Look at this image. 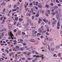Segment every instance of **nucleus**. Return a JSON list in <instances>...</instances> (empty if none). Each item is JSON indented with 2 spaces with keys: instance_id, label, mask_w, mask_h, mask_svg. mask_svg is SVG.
Wrapping results in <instances>:
<instances>
[{
  "instance_id": "obj_1",
  "label": "nucleus",
  "mask_w": 62,
  "mask_h": 62,
  "mask_svg": "<svg viewBox=\"0 0 62 62\" xmlns=\"http://www.w3.org/2000/svg\"><path fill=\"white\" fill-rule=\"evenodd\" d=\"M8 35H10V37H11V38H12V39H16V38L15 37H14V35H13V34H12V33H11V31H10V34H9V32H8Z\"/></svg>"
},
{
  "instance_id": "obj_2",
  "label": "nucleus",
  "mask_w": 62,
  "mask_h": 62,
  "mask_svg": "<svg viewBox=\"0 0 62 62\" xmlns=\"http://www.w3.org/2000/svg\"><path fill=\"white\" fill-rule=\"evenodd\" d=\"M43 26H42L40 28H39L38 30V32H40V33H41L42 31H43L44 30V28H43Z\"/></svg>"
},
{
  "instance_id": "obj_3",
  "label": "nucleus",
  "mask_w": 62,
  "mask_h": 62,
  "mask_svg": "<svg viewBox=\"0 0 62 62\" xmlns=\"http://www.w3.org/2000/svg\"><path fill=\"white\" fill-rule=\"evenodd\" d=\"M56 18L58 21H59L60 19V15L59 14H57L56 15Z\"/></svg>"
},
{
  "instance_id": "obj_4",
  "label": "nucleus",
  "mask_w": 62,
  "mask_h": 62,
  "mask_svg": "<svg viewBox=\"0 0 62 62\" xmlns=\"http://www.w3.org/2000/svg\"><path fill=\"white\" fill-rule=\"evenodd\" d=\"M19 47L18 46H16V47L15 48V50H14V51H17V50L18 51H19Z\"/></svg>"
},
{
  "instance_id": "obj_5",
  "label": "nucleus",
  "mask_w": 62,
  "mask_h": 62,
  "mask_svg": "<svg viewBox=\"0 0 62 62\" xmlns=\"http://www.w3.org/2000/svg\"><path fill=\"white\" fill-rule=\"evenodd\" d=\"M30 41L31 42H33V43L35 42V40L34 39H31L30 40Z\"/></svg>"
},
{
  "instance_id": "obj_6",
  "label": "nucleus",
  "mask_w": 62,
  "mask_h": 62,
  "mask_svg": "<svg viewBox=\"0 0 62 62\" xmlns=\"http://www.w3.org/2000/svg\"><path fill=\"white\" fill-rule=\"evenodd\" d=\"M56 22H57V20H55L52 23V25H53V26H54V25L55 24H56Z\"/></svg>"
},
{
  "instance_id": "obj_7",
  "label": "nucleus",
  "mask_w": 62,
  "mask_h": 62,
  "mask_svg": "<svg viewBox=\"0 0 62 62\" xmlns=\"http://www.w3.org/2000/svg\"><path fill=\"white\" fill-rule=\"evenodd\" d=\"M58 8V7L56 6H54L53 7V9H54V10H56V9H57Z\"/></svg>"
},
{
  "instance_id": "obj_8",
  "label": "nucleus",
  "mask_w": 62,
  "mask_h": 62,
  "mask_svg": "<svg viewBox=\"0 0 62 62\" xmlns=\"http://www.w3.org/2000/svg\"><path fill=\"white\" fill-rule=\"evenodd\" d=\"M11 27H12V25H11V24H9V25L8 28L10 30H11Z\"/></svg>"
},
{
  "instance_id": "obj_9",
  "label": "nucleus",
  "mask_w": 62,
  "mask_h": 62,
  "mask_svg": "<svg viewBox=\"0 0 62 62\" xmlns=\"http://www.w3.org/2000/svg\"><path fill=\"white\" fill-rule=\"evenodd\" d=\"M32 32L33 33H35V34H36L37 32L36 31H35V30H32Z\"/></svg>"
},
{
  "instance_id": "obj_10",
  "label": "nucleus",
  "mask_w": 62,
  "mask_h": 62,
  "mask_svg": "<svg viewBox=\"0 0 62 62\" xmlns=\"http://www.w3.org/2000/svg\"><path fill=\"white\" fill-rule=\"evenodd\" d=\"M22 21H23V19L22 18H19V22H22Z\"/></svg>"
},
{
  "instance_id": "obj_11",
  "label": "nucleus",
  "mask_w": 62,
  "mask_h": 62,
  "mask_svg": "<svg viewBox=\"0 0 62 62\" xmlns=\"http://www.w3.org/2000/svg\"><path fill=\"white\" fill-rule=\"evenodd\" d=\"M59 48H60L59 45L56 46V49H59Z\"/></svg>"
},
{
  "instance_id": "obj_12",
  "label": "nucleus",
  "mask_w": 62,
  "mask_h": 62,
  "mask_svg": "<svg viewBox=\"0 0 62 62\" xmlns=\"http://www.w3.org/2000/svg\"><path fill=\"white\" fill-rule=\"evenodd\" d=\"M13 42H14L13 44L14 45H16V43H17V41H16L14 40Z\"/></svg>"
},
{
  "instance_id": "obj_13",
  "label": "nucleus",
  "mask_w": 62,
  "mask_h": 62,
  "mask_svg": "<svg viewBox=\"0 0 62 62\" xmlns=\"http://www.w3.org/2000/svg\"><path fill=\"white\" fill-rule=\"evenodd\" d=\"M51 14H52L53 16H54V15L56 14V13L54 12H53L51 13Z\"/></svg>"
},
{
  "instance_id": "obj_14",
  "label": "nucleus",
  "mask_w": 62,
  "mask_h": 62,
  "mask_svg": "<svg viewBox=\"0 0 62 62\" xmlns=\"http://www.w3.org/2000/svg\"><path fill=\"white\" fill-rule=\"evenodd\" d=\"M46 8H50V6L49 5H46Z\"/></svg>"
},
{
  "instance_id": "obj_15",
  "label": "nucleus",
  "mask_w": 62,
  "mask_h": 62,
  "mask_svg": "<svg viewBox=\"0 0 62 62\" xmlns=\"http://www.w3.org/2000/svg\"><path fill=\"white\" fill-rule=\"evenodd\" d=\"M48 50L49 51H51V49H50V46H48Z\"/></svg>"
},
{
  "instance_id": "obj_16",
  "label": "nucleus",
  "mask_w": 62,
  "mask_h": 62,
  "mask_svg": "<svg viewBox=\"0 0 62 62\" xmlns=\"http://www.w3.org/2000/svg\"><path fill=\"white\" fill-rule=\"evenodd\" d=\"M32 3L33 4V6H35V4L36 3V2L35 1H33L32 2Z\"/></svg>"
},
{
  "instance_id": "obj_17",
  "label": "nucleus",
  "mask_w": 62,
  "mask_h": 62,
  "mask_svg": "<svg viewBox=\"0 0 62 62\" xmlns=\"http://www.w3.org/2000/svg\"><path fill=\"white\" fill-rule=\"evenodd\" d=\"M14 54V52H11L10 54V55H12Z\"/></svg>"
},
{
  "instance_id": "obj_18",
  "label": "nucleus",
  "mask_w": 62,
  "mask_h": 62,
  "mask_svg": "<svg viewBox=\"0 0 62 62\" xmlns=\"http://www.w3.org/2000/svg\"><path fill=\"white\" fill-rule=\"evenodd\" d=\"M60 22L59 21H58V22L57 23V26H60Z\"/></svg>"
},
{
  "instance_id": "obj_19",
  "label": "nucleus",
  "mask_w": 62,
  "mask_h": 62,
  "mask_svg": "<svg viewBox=\"0 0 62 62\" xmlns=\"http://www.w3.org/2000/svg\"><path fill=\"white\" fill-rule=\"evenodd\" d=\"M4 34H5V32H3L2 33H1V35L2 36H4Z\"/></svg>"
},
{
  "instance_id": "obj_20",
  "label": "nucleus",
  "mask_w": 62,
  "mask_h": 62,
  "mask_svg": "<svg viewBox=\"0 0 62 62\" xmlns=\"http://www.w3.org/2000/svg\"><path fill=\"white\" fill-rule=\"evenodd\" d=\"M5 51L7 52V54H9V52L8 51V50H7V49L5 50Z\"/></svg>"
},
{
  "instance_id": "obj_21",
  "label": "nucleus",
  "mask_w": 62,
  "mask_h": 62,
  "mask_svg": "<svg viewBox=\"0 0 62 62\" xmlns=\"http://www.w3.org/2000/svg\"><path fill=\"white\" fill-rule=\"evenodd\" d=\"M18 17H16L15 18V20L17 21H18Z\"/></svg>"
},
{
  "instance_id": "obj_22",
  "label": "nucleus",
  "mask_w": 62,
  "mask_h": 62,
  "mask_svg": "<svg viewBox=\"0 0 62 62\" xmlns=\"http://www.w3.org/2000/svg\"><path fill=\"white\" fill-rule=\"evenodd\" d=\"M31 13L34 12V10H33V8H31Z\"/></svg>"
},
{
  "instance_id": "obj_23",
  "label": "nucleus",
  "mask_w": 62,
  "mask_h": 62,
  "mask_svg": "<svg viewBox=\"0 0 62 62\" xmlns=\"http://www.w3.org/2000/svg\"><path fill=\"white\" fill-rule=\"evenodd\" d=\"M21 40V39H18L17 40V41H19V43H21V42L20 41Z\"/></svg>"
},
{
  "instance_id": "obj_24",
  "label": "nucleus",
  "mask_w": 62,
  "mask_h": 62,
  "mask_svg": "<svg viewBox=\"0 0 62 62\" xmlns=\"http://www.w3.org/2000/svg\"><path fill=\"white\" fill-rule=\"evenodd\" d=\"M27 22H28V23H30V22H31V20L28 19L27 20Z\"/></svg>"
},
{
  "instance_id": "obj_25",
  "label": "nucleus",
  "mask_w": 62,
  "mask_h": 62,
  "mask_svg": "<svg viewBox=\"0 0 62 62\" xmlns=\"http://www.w3.org/2000/svg\"><path fill=\"white\" fill-rule=\"evenodd\" d=\"M46 30H44L42 32V33L43 34L44 33H46Z\"/></svg>"
},
{
  "instance_id": "obj_26",
  "label": "nucleus",
  "mask_w": 62,
  "mask_h": 62,
  "mask_svg": "<svg viewBox=\"0 0 62 62\" xmlns=\"http://www.w3.org/2000/svg\"><path fill=\"white\" fill-rule=\"evenodd\" d=\"M32 36L33 37H35L36 36V34L35 33H32Z\"/></svg>"
},
{
  "instance_id": "obj_27",
  "label": "nucleus",
  "mask_w": 62,
  "mask_h": 62,
  "mask_svg": "<svg viewBox=\"0 0 62 62\" xmlns=\"http://www.w3.org/2000/svg\"><path fill=\"white\" fill-rule=\"evenodd\" d=\"M38 2H36L35 4V5L36 6H37V5H38Z\"/></svg>"
},
{
  "instance_id": "obj_28",
  "label": "nucleus",
  "mask_w": 62,
  "mask_h": 62,
  "mask_svg": "<svg viewBox=\"0 0 62 62\" xmlns=\"http://www.w3.org/2000/svg\"><path fill=\"white\" fill-rule=\"evenodd\" d=\"M21 34V31H18L17 32V34H18V35H19V34Z\"/></svg>"
},
{
  "instance_id": "obj_29",
  "label": "nucleus",
  "mask_w": 62,
  "mask_h": 62,
  "mask_svg": "<svg viewBox=\"0 0 62 62\" xmlns=\"http://www.w3.org/2000/svg\"><path fill=\"white\" fill-rule=\"evenodd\" d=\"M48 24L49 25L51 24V22H50V21H49L48 22Z\"/></svg>"
},
{
  "instance_id": "obj_30",
  "label": "nucleus",
  "mask_w": 62,
  "mask_h": 62,
  "mask_svg": "<svg viewBox=\"0 0 62 62\" xmlns=\"http://www.w3.org/2000/svg\"><path fill=\"white\" fill-rule=\"evenodd\" d=\"M50 5L51 6H54V4H53V3H51L50 4Z\"/></svg>"
},
{
  "instance_id": "obj_31",
  "label": "nucleus",
  "mask_w": 62,
  "mask_h": 62,
  "mask_svg": "<svg viewBox=\"0 0 62 62\" xmlns=\"http://www.w3.org/2000/svg\"><path fill=\"white\" fill-rule=\"evenodd\" d=\"M55 0H51V2H53L54 3V2Z\"/></svg>"
},
{
  "instance_id": "obj_32",
  "label": "nucleus",
  "mask_w": 62,
  "mask_h": 62,
  "mask_svg": "<svg viewBox=\"0 0 62 62\" xmlns=\"http://www.w3.org/2000/svg\"><path fill=\"white\" fill-rule=\"evenodd\" d=\"M32 59V58H29L28 59V60H31Z\"/></svg>"
},
{
  "instance_id": "obj_33",
  "label": "nucleus",
  "mask_w": 62,
  "mask_h": 62,
  "mask_svg": "<svg viewBox=\"0 0 62 62\" xmlns=\"http://www.w3.org/2000/svg\"><path fill=\"white\" fill-rule=\"evenodd\" d=\"M36 16L37 17H39V14H37Z\"/></svg>"
},
{
  "instance_id": "obj_34",
  "label": "nucleus",
  "mask_w": 62,
  "mask_h": 62,
  "mask_svg": "<svg viewBox=\"0 0 62 62\" xmlns=\"http://www.w3.org/2000/svg\"><path fill=\"white\" fill-rule=\"evenodd\" d=\"M35 51L34 50H33L32 51V53H33V54H34V53H35Z\"/></svg>"
},
{
  "instance_id": "obj_35",
  "label": "nucleus",
  "mask_w": 62,
  "mask_h": 62,
  "mask_svg": "<svg viewBox=\"0 0 62 62\" xmlns=\"http://www.w3.org/2000/svg\"><path fill=\"white\" fill-rule=\"evenodd\" d=\"M13 31L15 32H16V31H17V30L16 29H15Z\"/></svg>"
},
{
  "instance_id": "obj_36",
  "label": "nucleus",
  "mask_w": 62,
  "mask_h": 62,
  "mask_svg": "<svg viewBox=\"0 0 62 62\" xmlns=\"http://www.w3.org/2000/svg\"><path fill=\"white\" fill-rule=\"evenodd\" d=\"M39 8H41L42 7V6L41 5H39Z\"/></svg>"
},
{
  "instance_id": "obj_37",
  "label": "nucleus",
  "mask_w": 62,
  "mask_h": 62,
  "mask_svg": "<svg viewBox=\"0 0 62 62\" xmlns=\"http://www.w3.org/2000/svg\"><path fill=\"white\" fill-rule=\"evenodd\" d=\"M30 6H33V4H32V3H31L29 4Z\"/></svg>"
},
{
  "instance_id": "obj_38",
  "label": "nucleus",
  "mask_w": 62,
  "mask_h": 62,
  "mask_svg": "<svg viewBox=\"0 0 62 62\" xmlns=\"http://www.w3.org/2000/svg\"><path fill=\"white\" fill-rule=\"evenodd\" d=\"M23 26H24V27H27V25H26L25 24H23Z\"/></svg>"
},
{
  "instance_id": "obj_39",
  "label": "nucleus",
  "mask_w": 62,
  "mask_h": 62,
  "mask_svg": "<svg viewBox=\"0 0 62 62\" xmlns=\"http://www.w3.org/2000/svg\"><path fill=\"white\" fill-rule=\"evenodd\" d=\"M30 54H31V53L29 52L28 53L27 55H29Z\"/></svg>"
},
{
  "instance_id": "obj_40",
  "label": "nucleus",
  "mask_w": 62,
  "mask_h": 62,
  "mask_svg": "<svg viewBox=\"0 0 62 62\" xmlns=\"http://www.w3.org/2000/svg\"><path fill=\"white\" fill-rule=\"evenodd\" d=\"M49 41H52V39L51 38L49 39H48Z\"/></svg>"
},
{
  "instance_id": "obj_41",
  "label": "nucleus",
  "mask_w": 62,
  "mask_h": 62,
  "mask_svg": "<svg viewBox=\"0 0 62 62\" xmlns=\"http://www.w3.org/2000/svg\"><path fill=\"white\" fill-rule=\"evenodd\" d=\"M51 51H52L53 52L54 51V48H51Z\"/></svg>"
},
{
  "instance_id": "obj_42",
  "label": "nucleus",
  "mask_w": 62,
  "mask_h": 62,
  "mask_svg": "<svg viewBox=\"0 0 62 62\" xmlns=\"http://www.w3.org/2000/svg\"><path fill=\"white\" fill-rule=\"evenodd\" d=\"M16 23H17V22H15L14 24V25H16Z\"/></svg>"
},
{
  "instance_id": "obj_43",
  "label": "nucleus",
  "mask_w": 62,
  "mask_h": 62,
  "mask_svg": "<svg viewBox=\"0 0 62 62\" xmlns=\"http://www.w3.org/2000/svg\"><path fill=\"white\" fill-rule=\"evenodd\" d=\"M3 30H4V31H6L7 30V28H4L3 29Z\"/></svg>"
},
{
  "instance_id": "obj_44",
  "label": "nucleus",
  "mask_w": 62,
  "mask_h": 62,
  "mask_svg": "<svg viewBox=\"0 0 62 62\" xmlns=\"http://www.w3.org/2000/svg\"><path fill=\"white\" fill-rule=\"evenodd\" d=\"M29 36V35H25V37H26V38H28Z\"/></svg>"
},
{
  "instance_id": "obj_45",
  "label": "nucleus",
  "mask_w": 62,
  "mask_h": 62,
  "mask_svg": "<svg viewBox=\"0 0 62 62\" xmlns=\"http://www.w3.org/2000/svg\"><path fill=\"white\" fill-rule=\"evenodd\" d=\"M28 12H29V13H31V11H30V10H29H29H28Z\"/></svg>"
},
{
  "instance_id": "obj_46",
  "label": "nucleus",
  "mask_w": 62,
  "mask_h": 62,
  "mask_svg": "<svg viewBox=\"0 0 62 62\" xmlns=\"http://www.w3.org/2000/svg\"><path fill=\"white\" fill-rule=\"evenodd\" d=\"M34 19V16H32V19L33 20Z\"/></svg>"
},
{
  "instance_id": "obj_47",
  "label": "nucleus",
  "mask_w": 62,
  "mask_h": 62,
  "mask_svg": "<svg viewBox=\"0 0 62 62\" xmlns=\"http://www.w3.org/2000/svg\"><path fill=\"white\" fill-rule=\"evenodd\" d=\"M43 21H44V22H46V19H43Z\"/></svg>"
},
{
  "instance_id": "obj_48",
  "label": "nucleus",
  "mask_w": 62,
  "mask_h": 62,
  "mask_svg": "<svg viewBox=\"0 0 62 62\" xmlns=\"http://www.w3.org/2000/svg\"><path fill=\"white\" fill-rule=\"evenodd\" d=\"M13 10V12L14 11H16L17 10V9H13V10Z\"/></svg>"
},
{
  "instance_id": "obj_49",
  "label": "nucleus",
  "mask_w": 62,
  "mask_h": 62,
  "mask_svg": "<svg viewBox=\"0 0 62 62\" xmlns=\"http://www.w3.org/2000/svg\"><path fill=\"white\" fill-rule=\"evenodd\" d=\"M46 35H48V36H49V33H48V32H46Z\"/></svg>"
},
{
  "instance_id": "obj_50",
  "label": "nucleus",
  "mask_w": 62,
  "mask_h": 62,
  "mask_svg": "<svg viewBox=\"0 0 62 62\" xmlns=\"http://www.w3.org/2000/svg\"><path fill=\"white\" fill-rule=\"evenodd\" d=\"M16 6H17V5H14V8H15L16 7Z\"/></svg>"
},
{
  "instance_id": "obj_51",
  "label": "nucleus",
  "mask_w": 62,
  "mask_h": 62,
  "mask_svg": "<svg viewBox=\"0 0 62 62\" xmlns=\"http://www.w3.org/2000/svg\"><path fill=\"white\" fill-rule=\"evenodd\" d=\"M2 54L4 56H6V54H5L4 53H3Z\"/></svg>"
},
{
  "instance_id": "obj_52",
  "label": "nucleus",
  "mask_w": 62,
  "mask_h": 62,
  "mask_svg": "<svg viewBox=\"0 0 62 62\" xmlns=\"http://www.w3.org/2000/svg\"><path fill=\"white\" fill-rule=\"evenodd\" d=\"M61 4H58V6L59 7H61Z\"/></svg>"
},
{
  "instance_id": "obj_53",
  "label": "nucleus",
  "mask_w": 62,
  "mask_h": 62,
  "mask_svg": "<svg viewBox=\"0 0 62 62\" xmlns=\"http://www.w3.org/2000/svg\"><path fill=\"white\" fill-rule=\"evenodd\" d=\"M21 51H23V48H21Z\"/></svg>"
},
{
  "instance_id": "obj_54",
  "label": "nucleus",
  "mask_w": 62,
  "mask_h": 62,
  "mask_svg": "<svg viewBox=\"0 0 62 62\" xmlns=\"http://www.w3.org/2000/svg\"><path fill=\"white\" fill-rule=\"evenodd\" d=\"M41 39H43V36L42 35L40 36Z\"/></svg>"
},
{
  "instance_id": "obj_55",
  "label": "nucleus",
  "mask_w": 62,
  "mask_h": 62,
  "mask_svg": "<svg viewBox=\"0 0 62 62\" xmlns=\"http://www.w3.org/2000/svg\"><path fill=\"white\" fill-rule=\"evenodd\" d=\"M56 2H57V3H59V1L58 0H56Z\"/></svg>"
},
{
  "instance_id": "obj_56",
  "label": "nucleus",
  "mask_w": 62,
  "mask_h": 62,
  "mask_svg": "<svg viewBox=\"0 0 62 62\" xmlns=\"http://www.w3.org/2000/svg\"><path fill=\"white\" fill-rule=\"evenodd\" d=\"M39 21H40V22L41 21V18H39Z\"/></svg>"
},
{
  "instance_id": "obj_57",
  "label": "nucleus",
  "mask_w": 62,
  "mask_h": 62,
  "mask_svg": "<svg viewBox=\"0 0 62 62\" xmlns=\"http://www.w3.org/2000/svg\"><path fill=\"white\" fill-rule=\"evenodd\" d=\"M21 54V52H18L17 53V54Z\"/></svg>"
},
{
  "instance_id": "obj_58",
  "label": "nucleus",
  "mask_w": 62,
  "mask_h": 62,
  "mask_svg": "<svg viewBox=\"0 0 62 62\" xmlns=\"http://www.w3.org/2000/svg\"><path fill=\"white\" fill-rule=\"evenodd\" d=\"M25 58H24V57L23 58H22V60H25Z\"/></svg>"
},
{
  "instance_id": "obj_59",
  "label": "nucleus",
  "mask_w": 62,
  "mask_h": 62,
  "mask_svg": "<svg viewBox=\"0 0 62 62\" xmlns=\"http://www.w3.org/2000/svg\"><path fill=\"white\" fill-rule=\"evenodd\" d=\"M47 31V32H49V28H48L47 29H46Z\"/></svg>"
},
{
  "instance_id": "obj_60",
  "label": "nucleus",
  "mask_w": 62,
  "mask_h": 62,
  "mask_svg": "<svg viewBox=\"0 0 62 62\" xmlns=\"http://www.w3.org/2000/svg\"><path fill=\"white\" fill-rule=\"evenodd\" d=\"M5 19H3V21H2V22L3 23H5Z\"/></svg>"
},
{
  "instance_id": "obj_61",
  "label": "nucleus",
  "mask_w": 62,
  "mask_h": 62,
  "mask_svg": "<svg viewBox=\"0 0 62 62\" xmlns=\"http://www.w3.org/2000/svg\"><path fill=\"white\" fill-rule=\"evenodd\" d=\"M9 51H10V52H12V49L11 48H10Z\"/></svg>"
},
{
  "instance_id": "obj_62",
  "label": "nucleus",
  "mask_w": 62,
  "mask_h": 62,
  "mask_svg": "<svg viewBox=\"0 0 62 62\" xmlns=\"http://www.w3.org/2000/svg\"><path fill=\"white\" fill-rule=\"evenodd\" d=\"M5 10H6V9L5 8H4L3 9V12H5Z\"/></svg>"
},
{
  "instance_id": "obj_63",
  "label": "nucleus",
  "mask_w": 62,
  "mask_h": 62,
  "mask_svg": "<svg viewBox=\"0 0 62 62\" xmlns=\"http://www.w3.org/2000/svg\"><path fill=\"white\" fill-rule=\"evenodd\" d=\"M42 12L43 13V14H44V10H43Z\"/></svg>"
},
{
  "instance_id": "obj_64",
  "label": "nucleus",
  "mask_w": 62,
  "mask_h": 62,
  "mask_svg": "<svg viewBox=\"0 0 62 62\" xmlns=\"http://www.w3.org/2000/svg\"><path fill=\"white\" fill-rule=\"evenodd\" d=\"M14 61L15 62H19L17 60H14Z\"/></svg>"
}]
</instances>
